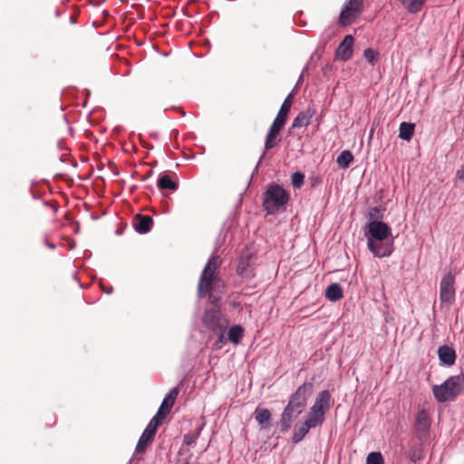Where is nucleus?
<instances>
[{
    "label": "nucleus",
    "instance_id": "72a5a7b5",
    "mask_svg": "<svg viewBox=\"0 0 464 464\" xmlns=\"http://www.w3.org/2000/svg\"><path fill=\"white\" fill-rule=\"evenodd\" d=\"M175 402H172V401H169V399H167L166 397L163 399L160 408V411H168L169 412L173 407Z\"/></svg>",
    "mask_w": 464,
    "mask_h": 464
},
{
    "label": "nucleus",
    "instance_id": "412c9836",
    "mask_svg": "<svg viewBox=\"0 0 464 464\" xmlns=\"http://www.w3.org/2000/svg\"><path fill=\"white\" fill-rule=\"evenodd\" d=\"M343 296V289L337 283H333L325 289V297L331 302H336Z\"/></svg>",
    "mask_w": 464,
    "mask_h": 464
},
{
    "label": "nucleus",
    "instance_id": "4be33fe9",
    "mask_svg": "<svg viewBox=\"0 0 464 464\" xmlns=\"http://www.w3.org/2000/svg\"><path fill=\"white\" fill-rule=\"evenodd\" d=\"M244 327L240 324H235L228 329L227 339L233 344H238L244 335Z\"/></svg>",
    "mask_w": 464,
    "mask_h": 464
},
{
    "label": "nucleus",
    "instance_id": "f704fd0d",
    "mask_svg": "<svg viewBox=\"0 0 464 464\" xmlns=\"http://www.w3.org/2000/svg\"><path fill=\"white\" fill-rule=\"evenodd\" d=\"M422 459V451L420 450L415 449L410 453L411 461L416 463L417 461Z\"/></svg>",
    "mask_w": 464,
    "mask_h": 464
},
{
    "label": "nucleus",
    "instance_id": "b1692460",
    "mask_svg": "<svg viewBox=\"0 0 464 464\" xmlns=\"http://www.w3.org/2000/svg\"><path fill=\"white\" fill-rule=\"evenodd\" d=\"M157 185L160 190H172L176 191L179 188V184L172 180L168 174H164L158 179Z\"/></svg>",
    "mask_w": 464,
    "mask_h": 464
},
{
    "label": "nucleus",
    "instance_id": "2eb2a0df",
    "mask_svg": "<svg viewBox=\"0 0 464 464\" xmlns=\"http://www.w3.org/2000/svg\"><path fill=\"white\" fill-rule=\"evenodd\" d=\"M331 398L332 396L329 391H322L318 393V396L310 409L325 416L331 409Z\"/></svg>",
    "mask_w": 464,
    "mask_h": 464
},
{
    "label": "nucleus",
    "instance_id": "7ed1b4c3",
    "mask_svg": "<svg viewBox=\"0 0 464 464\" xmlns=\"http://www.w3.org/2000/svg\"><path fill=\"white\" fill-rule=\"evenodd\" d=\"M464 392V372L447 378L441 384L432 386V394L438 402L454 401Z\"/></svg>",
    "mask_w": 464,
    "mask_h": 464
},
{
    "label": "nucleus",
    "instance_id": "c756f323",
    "mask_svg": "<svg viewBox=\"0 0 464 464\" xmlns=\"http://www.w3.org/2000/svg\"><path fill=\"white\" fill-rule=\"evenodd\" d=\"M366 464H384V459L381 452L372 451L367 455Z\"/></svg>",
    "mask_w": 464,
    "mask_h": 464
},
{
    "label": "nucleus",
    "instance_id": "9d476101",
    "mask_svg": "<svg viewBox=\"0 0 464 464\" xmlns=\"http://www.w3.org/2000/svg\"><path fill=\"white\" fill-rule=\"evenodd\" d=\"M303 411H302L301 409H298L287 403L284 408L280 416V420L278 421V425L280 426V431H287L292 427L293 422L298 419V417L302 414Z\"/></svg>",
    "mask_w": 464,
    "mask_h": 464
},
{
    "label": "nucleus",
    "instance_id": "f257e3e1",
    "mask_svg": "<svg viewBox=\"0 0 464 464\" xmlns=\"http://www.w3.org/2000/svg\"><path fill=\"white\" fill-rule=\"evenodd\" d=\"M368 249L375 257L390 256L393 252V237L391 227L381 220L370 221L364 230Z\"/></svg>",
    "mask_w": 464,
    "mask_h": 464
},
{
    "label": "nucleus",
    "instance_id": "393cba45",
    "mask_svg": "<svg viewBox=\"0 0 464 464\" xmlns=\"http://www.w3.org/2000/svg\"><path fill=\"white\" fill-rule=\"evenodd\" d=\"M356 17L357 15L354 13L343 7L339 14L338 23L341 26L344 27L352 24Z\"/></svg>",
    "mask_w": 464,
    "mask_h": 464
},
{
    "label": "nucleus",
    "instance_id": "a211bd4d",
    "mask_svg": "<svg viewBox=\"0 0 464 464\" xmlns=\"http://www.w3.org/2000/svg\"><path fill=\"white\" fill-rule=\"evenodd\" d=\"M313 429L306 422L297 423L294 427L293 435H292V442L297 444L301 442L309 430Z\"/></svg>",
    "mask_w": 464,
    "mask_h": 464
},
{
    "label": "nucleus",
    "instance_id": "0eeeda50",
    "mask_svg": "<svg viewBox=\"0 0 464 464\" xmlns=\"http://www.w3.org/2000/svg\"><path fill=\"white\" fill-rule=\"evenodd\" d=\"M202 321L205 326L214 334L225 332L228 325V320L219 311L208 309L204 313Z\"/></svg>",
    "mask_w": 464,
    "mask_h": 464
},
{
    "label": "nucleus",
    "instance_id": "c9c22d12",
    "mask_svg": "<svg viewBox=\"0 0 464 464\" xmlns=\"http://www.w3.org/2000/svg\"><path fill=\"white\" fill-rule=\"evenodd\" d=\"M168 413L169 412L166 411H160V408H159L156 415L152 419H156V424L160 426L161 424L162 420L165 419Z\"/></svg>",
    "mask_w": 464,
    "mask_h": 464
},
{
    "label": "nucleus",
    "instance_id": "f8f14e48",
    "mask_svg": "<svg viewBox=\"0 0 464 464\" xmlns=\"http://www.w3.org/2000/svg\"><path fill=\"white\" fill-rule=\"evenodd\" d=\"M159 425L156 424V419H151L136 445V451L142 453L146 450L147 445L153 440Z\"/></svg>",
    "mask_w": 464,
    "mask_h": 464
},
{
    "label": "nucleus",
    "instance_id": "4468645a",
    "mask_svg": "<svg viewBox=\"0 0 464 464\" xmlns=\"http://www.w3.org/2000/svg\"><path fill=\"white\" fill-rule=\"evenodd\" d=\"M440 365L451 367L457 360V353L453 347L447 344L440 345L437 351Z\"/></svg>",
    "mask_w": 464,
    "mask_h": 464
},
{
    "label": "nucleus",
    "instance_id": "2f4dec72",
    "mask_svg": "<svg viewBox=\"0 0 464 464\" xmlns=\"http://www.w3.org/2000/svg\"><path fill=\"white\" fill-rule=\"evenodd\" d=\"M304 175L300 171L294 172L291 176V183L295 188H300L304 185Z\"/></svg>",
    "mask_w": 464,
    "mask_h": 464
},
{
    "label": "nucleus",
    "instance_id": "a19ab883",
    "mask_svg": "<svg viewBox=\"0 0 464 464\" xmlns=\"http://www.w3.org/2000/svg\"><path fill=\"white\" fill-rule=\"evenodd\" d=\"M45 245L47 247H49L50 249H55L56 246L55 244L53 243H51V242H48V241H45Z\"/></svg>",
    "mask_w": 464,
    "mask_h": 464
},
{
    "label": "nucleus",
    "instance_id": "58836bf2",
    "mask_svg": "<svg viewBox=\"0 0 464 464\" xmlns=\"http://www.w3.org/2000/svg\"><path fill=\"white\" fill-rule=\"evenodd\" d=\"M224 334H225V332L220 333V334H216L218 336V343H225L227 342V339L225 337Z\"/></svg>",
    "mask_w": 464,
    "mask_h": 464
},
{
    "label": "nucleus",
    "instance_id": "6e6552de",
    "mask_svg": "<svg viewBox=\"0 0 464 464\" xmlns=\"http://www.w3.org/2000/svg\"><path fill=\"white\" fill-rule=\"evenodd\" d=\"M313 392V382H304L290 395L287 403L304 411L307 406L308 400L312 396Z\"/></svg>",
    "mask_w": 464,
    "mask_h": 464
},
{
    "label": "nucleus",
    "instance_id": "1a4fd4ad",
    "mask_svg": "<svg viewBox=\"0 0 464 464\" xmlns=\"http://www.w3.org/2000/svg\"><path fill=\"white\" fill-rule=\"evenodd\" d=\"M455 277L451 272H448L440 283V300L441 304H451L455 301Z\"/></svg>",
    "mask_w": 464,
    "mask_h": 464
},
{
    "label": "nucleus",
    "instance_id": "a878e982",
    "mask_svg": "<svg viewBox=\"0 0 464 464\" xmlns=\"http://www.w3.org/2000/svg\"><path fill=\"white\" fill-rule=\"evenodd\" d=\"M353 155L350 150H343L336 159V163L340 168L346 169L353 161Z\"/></svg>",
    "mask_w": 464,
    "mask_h": 464
},
{
    "label": "nucleus",
    "instance_id": "f03ea898",
    "mask_svg": "<svg viewBox=\"0 0 464 464\" xmlns=\"http://www.w3.org/2000/svg\"><path fill=\"white\" fill-rule=\"evenodd\" d=\"M292 100H293V94L290 93L287 95V97L284 101L276 119L274 120L272 125L270 126L267 135L266 137L265 150H264L261 157L259 158L258 162L255 168V172L257 171V169H258L259 165L261 164L263 159L265 158L266 151L273 149L274 147H276L277 145L278 141H280V140H277V138L279 136L281 130L283 129V127L285 126V124L286 122L287 115L290 111L291 105H292Z\"/></svg>",
    "mask_w": 464,
    "mask_h": 464
},
{
    "label": "nucleus",
    "instance_id": "423d86ee",
    "mask_svg": "<svg viewBox=\"0 0 464 464\" xmlns=\"http://www.w3.org/2000/svg\"><path fill=\"white\" fill-rule=\"evenodd\" d=\"M256 261V255L251 252L248 247H245L238 259L237 274L242 278H253L255 276Z\"/></svg>",
    "mask_w": 464,
    "mask_h": 464
},
{
    "label": "nucleus",
    "instance_id": "9b49d317",
    "mask_svg": "<svg viewBox=\"0 0 464 464\" xmlns=\"http://www.w3.org/2000/svg\"><path fill=\"white\" fill-rule=\"evenodd\" d=\"M430 420L429 413L426 410H420L416 416L415 430L417 437L420 440H426L429 437Z\"/></svg>",
    "mask_w": 464,
    "mask_h": 464
},
{
    "label": "nucleus",
    "instance_id": "ea45409f",
    "mask_svg": "<svg viewBox=\"0 0 464 464\" xmlns=\"http://www.w3.org/2000/svg\"><path fill=\"white\" fill-rule=\"evenodd\" d=\"M173 109L176 110L177 111H179V113H180L182 116L186 115V112L184 111V110L181 107H173Z\"/></svg>",
    "mask_w": 464,
    "mask_h": 464
},
{
    "label": "nucleus",
    "instance_id": "e433bc0d",
    "mask_svg": "<svg viewBox=\"0 0 464 464\" xmlns=\"http://www.w3.org/2000/svg\"><path fill=\"white\" fill-rule=\"evenodd\" d=\"M179 395V388L174 387L169 391V392L165 396L169 401H172V402H175V400L177 396Z\"/></svg>",
    "mask_w": 464,
    "mask_h": 464
},
{
    "label": "nucleus",
    "instance_id": "37998d69",
    "mask_svg": "<svg viewBox=\"0 0 464 464\" xmlns=\"http://www.w3.org/2000/svg\"><path fill=\"white\" fill-rule=\"evenodd\" d=\"M398 1L401 2L403 5H406L407 2H408V0H398Z\"/></svg>",
    "mask_w": 464,
    "mask_h": 464
},
{
    "label": "nucleus",
    "instance_id": "aec40b11",
    "mask_svg": "<svg viewBox=\"0 0 464 464\" xmlns=\"http://www.w3.org/2000/svg\"><path fill=\"white\" fill-rule=\"evenodd\" d=\"M324 420H325L324 415L309 409V411L307 412V414L305 416L304 422H306L313 429H315L317 427L322 426L323 423L324 422Z\"/></svg>",
    "mask_w": 464,
    "mask_h": 464
},
{
    "label": "nucleus",
    "instance_id": "a18cd8bd",
    "mask_svg": "<svg viewBox=\"0 0 464 464\" xmlns=\"http://www.w3.org/2000/svg\"><path fill=\"white\" fill-rule=\"evenodd\" d=\"M152 174V170H150L149 173H148V176H150Z\"/></svg>",
    "mask_w": 464,
    "mask_h": 464
},
{
    "label": "nucleus",
    "instance_id": "4c0bfd02",
    "mask_svg": "<svg viewBox=\"0 0 464 464\" xmlns=\"http://www.w3.org/2000/svg\"><path fill=\"white\" fill-rule=\"evenodd\" d=\"M456 178L461 181H464V166L462 165L456 172Z\"/></svg>",
    "mask_w": 464,
    "mask_h": 464
},
{
    "label": "nucleus",
    "instance_id": "bb28decb",
    "mask_svg": "<svg viewBox=\"0 0 464 464\" xmlns=\"http://www.w3.org/2000/svg\"><path fill=\"white\" fill-rule=\"evenodd\" d=\"M343 7L358 16L363 11V0H348Z\"/></svg>",
    "mask_w": 464,
    "mask_h": 464
},
{
    "label": "nucleus",
    "instance_id": "39448f33",
    "mask_svg": "<svg viewBox=\"0 0 464 464\" xmlns=\"http://www.w3.org/2000/svg\"><path fill=\"white\" fill-rule=\"evenodd\" d=\"M220 264L221 260L218 256H211L208 258L200 275L199 282L198 285V295L199 297L205 296L208 292L215 276V272Z\"/></svg>",
    "mask_w": 464,
    "mask_h": 464
},
{
    "label": "nucleus",
    "instance_id": "f3484780",
    "mask_svg": "<svg viewBox=\"0 0 464 464\" xmlns=\"http://www.w3.org/2000/svg\"><path fill=\"white\" fill-rule=\"evenodd\" d=\"M254 417L261 430H266L271 425L272 414L268 409L256 407Z\"/></svg>",
    "mask_w": 464,
    "mask_h": 464
},
{
    "label": "nucleus",
    "instance_id": "7c9ffc66",
    "mask_svg": "<svg viewBox=\"0 0 464 464\" xmlns=\"http://www.w3.org/2000/svg\"><path fill=\"white\" fill-rule=\"evenodd\" d=\"M363 57L369 63L374 65L379 59V53L372 48H367L363 52Z\"/></svg>",
    "mask_w": 464,
    "mask_h": 464
},
{
    "label": "nucleus",
    "instance_id": "c85d7f7f",
    "mask_svg": "<svg viewBox=\"0 0 464 464\" xmlns=\"http://www.w3.org/2000/svg\"><path fill=\"white\" fill-rule=\"evenodd\" d=\"M426 0H411L407 2V5H404L407 11L410 14H416L420 11L422 5L425 4Z\"/></svg>",
    "mask_w": 464,
    "mask_h": 464
},
{
    "label": "nucleus",
    "instance_id": "cd10ccee",
    "mask_svg": "<svg viewBox=\"0 0 464 464\" xmlns=\"http://www.w3.org/2000/svg\"><path fill=\"white\" fill-rule=\"evenodd\" d=\"M201 430L202 427H199L196 431L186 433L183 437V444L186 446L195 445Z\"/></svg>",
    "mask_w": 464,
    "mask_h": 464
},
{
    "label": "nucleus",
    "instance_id": "5701e85b",
    "mask_svg": "<svg viewBox=\"0 0 464 464\" xmlns=\"http://www.w3.org/2000/svg\"><path fill=\"white\" fill-rule=\"evenodd\" d=\"M415 124L403 121L399 127V137L404 140H411L414 135Z\"/></svg>",
    "mask_w": 464,
    "mask_h": 464
},
{
    "label": "nucleus",
    "instance_id": "c03bdc74",
    "mask_svg": "<svg viewBox=\"0 0 464 464\" xmlns=\"http://www.w3.org/2000/svg\"><path fill=\"white\" fill-rule=\"evenodd\" d=\"M55 14H56V16H60L61 13L59 11H56Z\"/></svg>",
    "mask_w": 464,
    "mask_h": 464
},
{
    "label": "nucleus",
    "instance_id": "20e7f679",
    "mask_svg": "<svg viewBox=\"0 0 464 464\" xmlns=\"http://www.w3.org/2000/svg\"><path fill=\"white\" fill-rule=\"evenodd\" d=\"M289 194L278 184L273 183L263 194L262 207L268 215H274L285 208Z\"/></svg>",
    "mask_w": 464,
    "mask_h": 464
},
{
    "label": "nucleus",
    "instance_id": "79ce46f5",
    "mask_svg": "<svg viewBox=\"0 0 464 464\" xmlns=\"http://www.w3.org/2000/svg\"><path fill=\"white\" fill-rule=\"evenodd\" d=\"M103 292L107 293V294H111L112 292V287L111 286L110 288H102Z\"/></svg>",
    "mask_w": 464,
    "mask_h": 464
},
{
    "label": "nucleus",
    "instance_id": "6ab92c4d",
    "mask_svg": "<svg viewBox=\"0 0 464 464\" xmlns=\"http://www.w3.org/2000/svg\"><path fill=\"white\" fill-rule=\"evenodd\" d=\"M314 111L307 109L306 111H301L293 121L292 128L306 127L310 124L311 119L314 116Z\"/></svg>",
    "mask_w": 464,
    "mask_h": 464
},
{
    "label": "nucleus",
    "instance_id": "ddd939ff",
    "mask_svg": "<svg viewBox=\"0 0 464 464\" xmlns=\"http://www.w3.org/2000/svg\"><path fill=\"white\" fill-rule=\"evenodd\" d=\"M353 41L354 39L353 35L347 34L344 36L343 40L340 43L335 50V60L346 62L352 58Z\"/></svg>",
    "mask_w": 464,
    "mask_h": 464
},
{
    "label": "nucleus",
    "instance_id": "dca6fc26",
    "mask_svg": "<svg viewBox=\"0 0 464 464\" xmlns=\"http://www.w3.org/2000/svg\"><path fill=\"white\" fill-rule=\"evenodd\" d=\"M133 228L139 234H146L150 231L153 226V219L150 216L137 214L133 220Z\"/></svg>",
    "mask_w": 464,
    "mask_h": 464
},
{
    "label": "nucleus",
    "instance_id": "473e14b6",
    "mask_svg": "<svg viewBox=\"0 0 464 464\" xmlns=\"http://www.w3.org/2000/svg\"><path fill=\"white\" fill-rule=\"evenodd\" d=\"M368 218L371 221L372 220H378L382 217L381 210L378 207L372 208L368 212Z\"/></svg>",
    "mask_w": 464,
    "mask_h": 464
}]
</instances>
